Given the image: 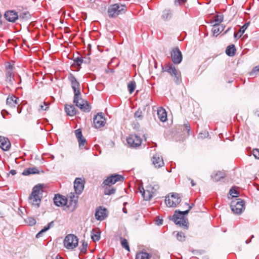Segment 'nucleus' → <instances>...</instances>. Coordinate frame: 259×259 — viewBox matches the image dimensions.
I'll use <instances>...</instances> for the list:
<instances>
[{"label":"nucleus","instance_id":"obj_1","mask_svg":"<svg viewBox=\"0 0 259 259\" xmlns=\"http://www.w3.org/2000/svg\"><path fill=\"white\" fill-rule=\"evenodd\" d=\"M186 204L188 206V209L185 211L176 210L175 214L172 216V220L176 225H178L185 228H188L189 223L187 219L185 218L184 215L189 213L192 206L189 205L187 203Z\"/></svg>","mask_w":259,"mask_h":259},{"label":"nucleus","instance_id":"obj_2","mask_svg":"<svg viewBox=\"0 0 259 259\" xmlns=\"http://www.w3.org/2000/svg\"><path fill=\"white\" fill-rule=\"evenodd\" d=\"M42 186L41 185H37L33 188L32 192L28 198L29 203L35 207H38L41 202V192Z\"/></svg>","mask_w":259,"mask_h":259},{"label":"nucleus","instance_id":"obj_3","mask_svg":"<svg viewBox=\"0 0 259 259\" xmlns=\"http://www.w3.org/2000/svg\"><path fill=\"white\" fill-rule=\"evenodd\" d=\"M159 189V185L155 183H152L147 187L146 190H145L143 187L140 188V192L142 194L144 199L145 200H149L153 197Z\"/></svg>","mask_w":259,"mask_h":259},{"label":"nucleus","instance_id":"obj_4","mask_svg":"<svg viewBox=\"0 0 259 259\" xmlns=\"http://www.w3.org/2000/svg\"><path fill=\"white\" fill-rule=\"evenodd\" d=\"M5 82L9 85H13L15 81L14 73V65L10 62H7L5 64Z\"/></svg>","mask_w":259,"mask_h":259},{"label":"nucleus","instance_id":"obj_5","mask_svg":"<svg viewBox=\"0 0 259 259\" xmlns=\"http://www.w3.org/2000/svg\"><path fill=\"white\" fill-rule=\"evenodd\" d=\"M126 11V7L125 5L115 4L109 7L107 12L109 17L113 18L124 13Z\"/></svg>","mask_w":259,"mask_h":259},{"label":"nucleus","instance_id":"obj_6","mask_svg":"<svg viewBox=\"0 0 259 259\" xmlns=\"http://www.w3.org/2000/svg\"><path fill=\"white\" fill-rule=\"evenodd\" d=\"M63 243L65 248L73 249L78 245V239L74 235L68 234L65 237Z\"/></svg>","mask_w":259,"mask_h":259},{"label":"nucleus","instance_id":"obj_7","mask_svg":"<svg viewBox=\"0 0 259 259\" xmlns=\"http://www.w3.org/2000/svg\"><path fill=\"white\" fill-rule=\"evenodd\" d=\"M73 103L75 106L78 107L81 111L85 112H89L91 109V107L87 101L83 100L80 95H78L77 99L75 100L74 97Z\"/></svg>","mask_w":259,"mask_h":259},{"label":"nucleus","instance_id":"obj_8","mask_svg":"<svg viewBox=\"0 0 259 259\" xmlns=\"http://www.w3.org/2000/svg\"><path fill=\"white\" fill-rule=\"evenodd\" d=\"M181 201L179 194L172 193L170 196L165 197V202L168 207H176Z\"/></svg>","mask_w":259,"mask_h":259},{"label":"nucleus","instance_id":"obj_9","mask_svg":"<svg viewBox=\"0 0 259 259\" xmlns=\"http://www.w3.org/2000/svg\"><path fill=\"white\" fill-rule=\"evenodd\" d=\"M244 203L243 200L238 199L233 200L231 203V208L232 211L236 214H240L244 209Z\"/></svg>","mask_w":259,"mask_h":259},{"label":"nucleus","instance_id":"obj_10","mask_svg":"<svg viewBox=\"0 0 259 259\" xmlns=\"http://www.w3.org/2000/svg\"><path fill=\"white\" fill-rule=\"evenodd\" d=\"M68 79L71 83V87L73 90L75 100L77 99L78 95H80L79 89V83L77 81L75 76L70 73L68 76Z\"/></svg>","mask_w":259,"mask_h":259},{"label":"nucleus","instance_id":"obj_11","mask_svg":"<svg viewBox=\"0 0 259 259\" xmlns=\"http://www.w3.org/2000/svg\"><path fill=\"white\" fill-rule=\"evenodd\" d=\"M126 141L130 147L136 148L141 145L142 139L136 135H130L126 138Z\"/></svg>","mask_w":259,"mask_h":259},{"label":"nucleus","instance_id":"obj_12","mask_svg":"<svg viewBox=\"0 0 259 259\" xmlns=\"http://www.w3.org/2000/svg\"><path fill=\"white\" fill-rule=\"evenodd\" d=\"M123 180L124 178L122 176L118 174H114L104 180L103 184L105 186H110L118 182H123Z\"/></svg>","mask_w":259,"mask_h":259},{"label":"nucleus","instance_id":"obj_13","mask_svg":"<svg viewBox=\"0 0 259 259\" xmlns=\"http://www.w3.org/2000/svg\"><path fill=\"white\" fill-rule=\"evenodd\" d=\"M164 71L167 72L171 75H174L175 81L177 83L181 82L180 73L176 69L175 66H173L172 65H167L165 66Z\"/></svg>","mask_w":259,"mask_h":259},{"label":"nucleus","instance_id":"obj_14","mask_svg":"<svg viewBox=\"0 0 259 259\" xmlns=\"http://www.w3.org/2000/svg\"><path fill=\"white\" fill-rule=\"evenodd\" d=\"M171 59L174 63L179 64L182 60V55L178 48H174L171 54Z\"/></svg>","mask_w":259,"mask_h":259},{"label":"nucleus","instance_id":"obj_15","mask_svg":"<svg viewBox=\"0 0 259 259\" xmlns=\"http://www.w3.org/2000/svg\"><path fill=\"white\" fill-rule=\"evenodd\" d=\"M93 122L96 128L103 126L105 123V119L102 113H98L93 119Z\"/></svg>","mask_w":259,"mask_h":259},{"label":"nucleus","instance_id":"obj_16","mask_svg":"<svg viewBox=\"0 0 259 259\" xmlns=\"http://www.w3.org/2000/svg\"><path fill=\"white\" fill-rule=\"evenodd\" d=\"M11 143L9 140L5 137L0 136V148L4 151H8L11 148Z\"/></svg>","mask_w":259,"mask_h":259},{"label":"nucleus","instance_id":"obj_17","mask_svg":"<svg viewBox=\"0 0 259 259\" xmlns=\"http://www.w3.org/2000/svg\"><path fill=\"white\" fill-rule=\"evenodd\" d=\"M5 17L11 22H15L19 18L18 13L14 11H9L5 13Z\"/></svg>","mask_w":259,"mask_h":259},{"label":"nucleus","instance_id":"obj_18","mask_svg":"<svg viewBox=\"0 0 259 259\" xmlns=\"http://www.w3.org/2000/svg\"><path fill=\"white\" fill-rule=\"evenodd\" d=\"M152 163L156 168H159L164 165L163 158L158 154H156L152 157Z\"/></svg>","mask_w":259,"mask_h":259},{"label":"nucleus","instance_id":"obj_19","mask_svg":"<svg viewBox=\"0 0 259 259\" xmlns=\"http://www.w3.org/2000/svg\"><path fill=\"white\" fill-rule=\"evenodd\" d=\"M84 188V185L80 178H76L74 182V188L76 194H80Z\"/></svg>","mask_w":259,"mask_h":259},{"label":"nucleus","instance_id":"obj_20","mask_svg":"<svg viewBox=\"0 0 259 259\" xmlns=\"http://www.w3.org/2000/svg\"><path fill=\"white\" fill-rule=\"evenodd\" d=\"M54 202L56 205L58 206H65L66 203L65 197L60 195H56L54 198Z\"/></svg>","mask_w":259,"mask_h":259},{"label":"nucleus","instance_id":"obj_21","mask_svg":"<svg viewBox=\"0 0 259 259\" xmlns=\"http://www.w3.org/2000/svg\"><path fill=\"white\" fill-rule=\"evenodd\" d=\"M74 62L76 63L77 67L80 68L81 64H88L90 63V58L89 57H77L74 59Z\"/></svg>","mask_w":259,"mask_h":259},{"label":"nucleus","instance_id":"obj_22","mask_svg":"<svg viewBox=\"0 0 259 259\" xmlns=\"http://www.w3.org/2000/svg\"><path fill=\"white\" fill-rule=\"evenodd\" d=\"M106 209L100 208L96 210L95 213L96 219L99 221H102L106 217Z\"/></svg>","mask_w":259,"mask_h":259},{"label":"nucleus","instance_id":"obj_23","mask_svg":"<svg viewBox=\"0 0 259 259\" xmlns=\"http://www.w3.org/2000/svg\"><path fill=\"white\" fill-rule=\"evenodd\" d=\"M65 199L66 200V203H65V206L68 208L70 211L74 210L77 203V200H71L67 197H65Z\"/></svg>","mask_w":259,"mask_h":259},{"label":"nucleus","instance_id":"obj_24","mask_svg":"<svg viewBox=\"0 0 259 259\" xmlns=\"http://www.w3.org/2000/svg\"><path fill=\"white\" fill-rule=\"evenodd\" d=\"M18 98L15 96H9L6 100L7 105L10 107H15L19 104Z\"/></svg>","mask_w":259,"mask_h":259},{"label":"nucleus","instance_id":"obj_25","mask_svg":"<svg viewBox=\"0 0 259 259\" xmlns=\"http://www.w3.org/2000/svg\"><path fill=\"white\" fill-rule=\"evenodd\" d=\"M172 16V12L169 9H165L162 11L161 18L163 21L169 20Z\"/></svg>","mask_w":259,"mask_h":259},{"label":"nucleus","instance_id":"obj_26","mask_svg":"<svg viewBox=\"0 0 259 259\" xmlns=\"http://www.w3.org/2000/svg\"><path fill=\"white\" fill-rule=\"evenodd\" d=\"M65 110L67 114L71 116L74 115L76 113L74 106L71 105H66Z\"/></svg>","mask_w":259,"mask_h":259},{"label":"nucleus","instance_id":"obj_27","mask_svg":"<svg viewBox=\"0 0 259 259\" xmlns=\"http://www.w3.org/2000/svg\"><path fill=\"white\" fill-rule=\"evenodd\" d=\"M249 22L245 23L240 29L238 32H235L234 34V37L236 38L237 37H240L244 33L245 30L247 28L249 25Z\"/></svg>","mask_w":259,"mask_h":259},{"label":"nucleus","instance_id":"obj_28","mask_svg":"<svg viewBox=\"0 0 259 259\" xmlns=\"http://www.w3.org/2000/svg\"><path fill=\"white\" fill-rule=\"evenodd\" d=\"M157 115L160 121L164 122L167 120V114L165 110L160 108L157 110Z\"/></svg>","mask_w":259,"mask_h":259},{"label":"nucleus","instance_id":"obj_29","mask_svg":"<svg viewBox=\"0 0 259 259\" xmlns=\"http://www.w3.org/2000/svg\"><path fill=\"white\" fill-rule=\"evenodd\" d=\"M54 225V223L53 221L50 222L47 226H45L42 229H41L36 235V237L37 238H39L41 236V235L50 229L51 228L53 227Z\"/></svg>","mask_w":259,"mask_h":259},{"label":"nucleus","instance_id":"obj_30","mask_svg":"<svg viewBox=\"0 0 259 259\" xmlns=\"http://www.w3.org/2000/svg\"><path fill=\"white\" fill-rule=\"evenodd\" d=\"M224 30V27L219 24H213L212 28V32L213 34L217 35Z\"/></svg>","mask_w":259,"mask_h":259},{"label":"nucleus","instance_id":"obj_31","mask_svg":"<svg viewBox=\"0 0 259 259\" xmlns=\"http://www.w3.org/2000/svg\"><path fill=\"white\" fill-rule=\"evenodd\" d=\"M38 173L39 171L36 168L32 167L25 169L22 172V175L24 176H28L30 174H36Z\"/></svg>","mask_w":259,"mask_h":259},{"label":"nucleus","instance_id":"obj_32","mask_svg":"<svg viewBox=\"0 0 259 259\" xmlns=\"http://www.w3.org/2000/svg\"><path fill=\"white\" fill-rule=\"evenodd\" d=\"M151 255L146 252H139L137 253L136 259H150Z\"/></svg>","mask_w":259,"mask_h":259},{"label":"nucleus","instance_id":"obj_33","mask_svg":"<svg viewBox=\"0 0 259 259\" xmlns=\"http://www.w3.org/2000/svg\"><path fill=\"white\" fill-rule=\"evenodd\" d=\"M236 50L235 46L234 45H231L227 48L226 50V53L229 56H233L236 53Z\"/></svg>","mask_w":259,"mask_h":259},{"label":"nucleus","instance_id":"obj_34","mask_svg":"<svg viewBox=\"0 0 259 259\" xmlns=\"http://www.w3.org/2000/svg\"><path fill=\"white\" fill-rule=\"evenodd\" d=\"M225 177V174L222 171H218L212 176V179L214 181L218 182L222 178Z\"/></svg>","mask_w":259,"mask_h":259},{"label":"nucleus","instance_id":"obj_35","mask_svg":"<svg viewBox=\"0 0 259 259\" xmlns=\"http://www.w3.org/2000/svg\"><path fill=\"white\" fill-rule=\"evenodd\" d=\"M91 238L95 242L99 241L100 238V233L98 231H96L95 233L93 230L91 232Z\"/></svg>","mask_w":259,"mask_h":259},{"label":"nucleus","instance_id":"obj_36","mask_svg":"<svg viewBox=\"0 0 259 259\" xmlns=\"http://www.w3.org/2000/svg\"><path fill=\"white\" fill-rule=\"evenodd\" d=\"M120 243L123 248H125L127 251H130V247L127 240L124 238H120Z\"/></svg>","mask_w":259,"mask_h":259},{"label":"nucleus","instance_id":"obj_37","mask_svg":"<svg viewBox=\"0 0 259 259\" xmlns=\"http://www.w3.org/2000/svg\"><path fill=\"white\" fill-rule=\"evenodd\" d=\"M30 17H31V15L28 12H23L19 16V18L20 19H22V20H29L30 19Z\"/></svg>","mask_w":259,"mask_h":259},{"label":"nucleus","instance_id":"obj_38","mask_svg":"<svg viewBox=\"0 0 259 259\" xmlns=\"http://www.w3.org/2000/svg\"><path fill=\"white\" fill-rule=\"evenodd\" d=\"M223 15L222 14H218L214 17V24H220L223 21Z\"/></svg>","mask_w":259,"mask_h":259},{"label":"nucleus","instance_id":"obj_39","mask_svg":"<svg viewBox=\"0 0 259 259\" xmlns=\"http://www.w3.org/2000/svg\"><path fill=\"white\" fill-rule=\"evenodd\" d=\"M88 243L87 242L85 241H82V244L80 246V252L82 253H85L87 250V247H88Z\"/></svg>","mask_w":259,"mask_h":259},{"label":"nucleus","instance_id":"obj_40","mask_svg":"<svg viewBox=\"0 0 259 259\" xmlns=\"http://www.w3.org/2000/svg\"><path fill=\"white\" fill-rule=\"evenodd\" d=\"M128 90L129 92L132 93L136 88V82L134 81H130L128 84Z\"/></svg>","mask_w":259,"mask_h":259},{"label":"nucleus","instance_id":"obj_41","mask_svg":"<svg viewBox=\"0 0 259 259\" xmlns=\"http://www.w3.org/2000/svg\"><path fill=\"white\" fill-rule=\"evenodd\" d=\"M77 141L79 143V147L80 149L84 148V146L87 142L85 139L84 137H82L81 139H78Z\"/></svg>","mask_w":259,"mask_h":259},{"label":"nucleus","instance_id":"obj_42","mask_svg":"<svg viewBox=\"0 0 259 259\" xmlns=\"http://www.w3.org/2000/svg\"><path fill=\"white\" fill-rule=\"evenodd\" d=\"M209 136V133L207 131H204L200 133L198 135V138L202 139L204 138H205L206 137H208Z\"/></svg>","mask_w":259,"mask_h":259},{"label":"nucleus","instance_id":"obj_43","mask_svg":"<svg viewBox=\"0 0 259 259\" xmlns=\"http://www.w3.org/2000/svg\"><path fill=\"white\" fill-rule=\"evenodd\" d=\"M177 239L180 241H184L185 240V236L182 232H178L177 234Z\"/></svg>","mask_w":259,"mask_h":259},{"label":"nucleus","instance_id":"obj_44","mask_svg":"<svg viewBox=\"0 0 259 259\" xmlns=\"http://www.w3.org/2000/svg\"><path fill=\"white\" fill-rule=\"evenodd\" d=\"M26 222L29 224V226H32L36 224V221L35 219H34V218L29 217L27 218Z\"/></svg>","mask_w":259,"mask_h":259},{"label":"nucleus","instance_id":"obj_45","mask_svg":"<svg viewBox=\"0 0 259 259\" xmlns=\"http://www.w3.org/2000/svg\"><path fill=\"white\" fill-rule=\"evenodd\" d=\"M115 189L114 188H106L105 190V195H111L115 193Z\"/></svg>","mask_w":259,"mask_h":259},{"label":"nucleus","instance_id":"obj_46","mask_svg":"<svg viewBox=\"0 0 259 259\" xmlns=\"http://www.w3.org/2000/svg\"><path fill=\"white\" fill-rule=\"evenodd\" d=\"M39 107L41 110L45 111L48 109L49 107V104L46 102H44L42 104L40 105Z\"/></svg>","mask_w":259,"mask_h":259},{"label":"nucleus","instance_id":"obj_47","mask_svg":"<svg viewBox=\"0 0 259 259\" xmlns=\"http://www.w3.org/2000/svg\"><path fill=\"white\" fill-rule=\"evenodd\" d=\"M74 133H75V136L77 140L83 137L82 136V132L80 129H77V130H75Z\"/></svg>","mask_w":259,"mask_h":259},{"label":"nucleus","instance_id":"obj_48","mask_svg":"<svg viewBox=\"0 0 259 259\" xmlns=\"http://www.w3.org/2000/svg\"><path fill=\"white\" fill-rule=\"evenodd\" d=\"M67 198L71 200H78V196H76L74 193H70L67 196Z\"/></svg>","mask_w":259,"mask_h":259},{"label":"nucleus","instance_id":"obj_49","mask_svg":"<svg viewBox=\"0 0 259 259\" xmlns=\"http://www.w3.org/2000/svg\"><path fill=\"white\" fill-rule=\"evenodd\" d=\"M229 193L233 197H237L238 196V193L237 191L232 188L230 190Z\"/></svg>","mask_w":259,"mask_h":259},{"label":"nucleus","instance_id":"obj_50","mask_svg":"<svg viewBox=\"0 0 259 259\" xmlns=\"http://www.w3.org/2000/svg\"><path fill=\"white\" fill-rule=\"evenodd\" d=\"M256 72H259V66H255L250 73V76H253Z\"/></svg>","mask_w":259,"mask_h":259},{"label":"nucleus","instance_id":"obj_51","mask_svg":"<svg viewBox=\"0 0 259 259\" xmlns=\"http://www.w3.org/2000/svg\"><path fill=\"white\" fill-rule=\"evenodd\" d=\"M135 117L136 118H139L140 119H142V112L140 111H137L135 113Z\"/></svg>","mask_w":259,"mask_h":259},{"label":"nucleus","instance_id":"obj_52","mask_svg":"<svg viewBox=\"0 0 259 259\" xmlns=\"http://www.w3.org/2000/svg\"><path fill=\"white\" fill-rule=\"evenodd\" d=\"M163 223V220L162 219H160L159 218H158L155 220V224L158 225L160 226Z\"/></svg>","mask_w":259,"mask_h":259},{"label":"nucleus","instance_id":"obj_53","mask_svg":"<svg viewBox=\"0 0 259 259\" xmlns=\"http://www.w3.org/2000/svg\"><path fill=\"white\" fill-rule=\"evenodd\" d=\"M187 0H175V3L176 5H180L181 3H185Z\"/></svg>","mask_w":259,"mask_h":259},{"label":"nucleus","instance_id":"obj_54","mask_svg":"<svg viewBox=\"0 0 259 259\" xmlns=\"http://www.w3.org/2000/svg\"><path fill=\"white\" fill-rule=\"evenodd\" d=\"M9 174H11L12 175L14 176L16 174V171L14 169H12L10 171Z\"/></svg>","mask_w":259,"mask_h":259},{"label":"nucleus","instance_id":"obj_55","mask_svg":"<svg viewBox=\"0 0 259 259\" xmlns=\"http://www.w3.org/2000/svg\"><path fill=\"white\" fill-rule=\"evenodd\" d=\"M256 152L258 153V155L255 154V152H254V155L256 158L259 159V151L256 150Z\"/></svg>","mask_w":259,"mask_h":259},{"label":"nucleus","instance_id":"obj_56","mask_svg":"<svg viewBox=\"0 0 259 259\" xmlns=\"http://www.w3.org/2000/svg\"><path fill=\"white\" fill-rule=\"evenodd\" d=\"M21 111H22V108H20L19 107H18L17 108V112L20 114L21 113Z\"/></svg>","mask_w":259,"mask_h":259},{"label":"nucleus","instance_id":"obj_57","mask_svg":"<svg viewBox=\"0 0 259 259\" xmlns=\"http://www.w3.org/2000/svg\"><path fill=\"white\" fill-rule=\"evenodd\" d=\"M4 112H5L6 114H8V112L6 111V110H2V112H1V113L3 116V117H5V115H4Z\"/></svg>","mask_w":259,"mask_h":259},{"label":"nucleus","instance_id":"obj_58","mask_svg":"<svg viewBox=\"0 0 259 259\" xmlns=\"http://www.w3.org/2000/svg\"><path fill=\"white\" fill-rule=\"evenodd\" d=\"M192 186H194L195 185V183L194 182L193 180H191V181Z\"/></svg>","mask_w":259,"mask_h":259},{"label":"nucleus","instance_id":"obj_59","mask_svg":"<svg viewBox=\"0 0 259 259\" xmlns=\"http://www.w3.org/2000/svg\"><path fill=\"white\" fill-rule=\"evenodd\" d=\"M186 129L188 131V132H189V131H190V126H188L187 125H186Z\"/></svg>","mask_w":259,"mask_h":259},{"label":"nucleus","instance_id":"obj_60","mask_svg":"<svg viewBox=\"0 0 259 259\" xmlns=\"http://www.w3.org/2000/svg\"><path fill=\"white\" fill-rule=\"evenodd\" d=\"M123 211L124 213H127V210H126V208H123Z\"/></svg>","mask_w":259,"mask_h":259},{"label":"nucleus","instance_id":"obj_61","mask_svg":"<svg viewBox=\"0 0 259 259\" xmlns=\"http://www.w3.org/2000/svg\"><path fill=\"white\" fill-rule=\"evenodd\" d=\"M0 217L3 218L4 217V213L0 212Z\"/></svg>","mask_w":259,"mask_h":259},{"label":"nucleus","instance_id":"obj_62","mask_svg":"<svg viewBox=\"0 0 259 259\" xmlns=\"http://www.w3.org/2000/svg\"><path fill=\"white\" fill-rule=\"evenodd\" d=\"M250 241H251L250 240H247L246 241V244H248V243H249V242H250Z\"/></svg>","mask_w":259,"mask_h":259},{"label":"nucleus","instance_id":"obj_63","mask_svg":"<svg viewBox=\"0 0 259 259\" xmlns=\"http://www.w3.org/2000/svg\"><path fill=\"white\" fill-rule=\"evenodd\" d=\"M230 28H229L227 30H226V31L225 32V33H226L229 30H230Z\"/></svg>","mask_w":259,"mask_h":259}]
</instances>
